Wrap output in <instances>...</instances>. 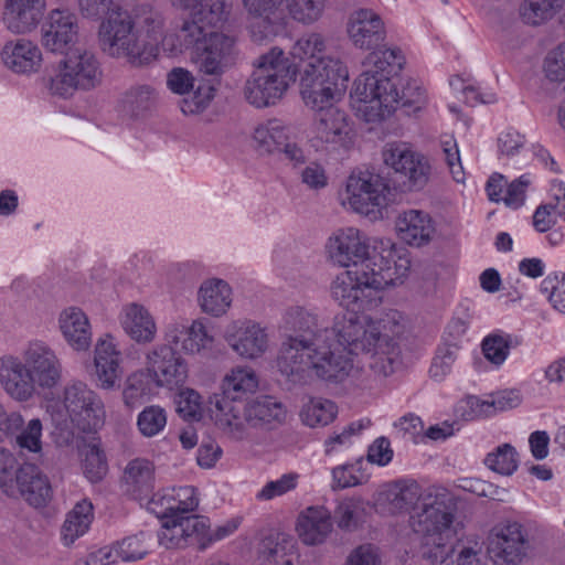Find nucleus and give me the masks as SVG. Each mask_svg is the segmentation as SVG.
Returning <instances> with one entry per match:
<instances>
[{
	"label": "nucleus",
	"mask_w": 565,
	"mask_h": 565,
	"mask_svg": "<svg viewBox=\"0 0 565 565\" xmlns=\"http://www.w3.org/2000/svg\"><path fill=\"white\" fill-rule=\"evenodd\" d=\"M282 322L292 333L281 342L275 367L288 383L306 385L315 379L343 382L353 371L352 355H365L376 379L393 374L398 359L394 337L403 332L406 318L396 309L342 312L329 327L315 310L292 306Z\"/></svg>",
	"instance_id": "1"
},
{
	"label": "nucleus",
	"mask_w": 565,
	"mask_h": 565,
	"mask_svg": "<svg viewBox=\"0 0 565 565\" xmlns=\"http://www.w3.org/2000/svg\"><path fill=\"white\" fill-rule=\"evenodd\" d=\"M289 54L300 65L301 100L316 113L311 147L317 151H348L354 134L347 111L339 107L348 88L347 64L331 52L328 39L318 31L300 35Z\"/></svg>",
	"instance_id": "2"
},
{
	"label": "nucleus",
	"mask_w": 565,
	"mask_h": 565,
	"mask_svg": "<svg viewBox=\"0 0 565 565\" xmlns=\"http://www.w3.org/2000/svg\"><path fill=\"white\" fill-rule=\"evenodd\" d=\"M260 375L249 364H235L220 381L222 398L212 402L215 425L230 440L250 447L264 444L263 434L270 433L287 420V406L271 395L250 398L260 388Z\"/></svg>",
	"instance_id": "3"
},
{
	"label": "nucleus",
	"mask_w": 565,
	"mask_h": 565,
	"mask_svg": "<svg viewBox=\"0 0 565 565\" xmlns=\"http://www.w3.org/2000/svg\"><path fill=\"white\" fill-rule=\"evenodd\" d=\"M173 7L188 12L177 34L161 40L163 51L177 55L191 51V60L205 74L214 75L232 62L234 40L216 28L226 14L227 0H171Z\"/></svg>",
	"instance_id": "4"
},
{
	"label": "nucleus",
	"mask_w": 565,
	"mask_h": 565,
	"mask_svg": "<svg viewBox=\"0 0 565 565\" xmlns=\"http://www.w3.org/2000/svg\"><path fill=\"white\" fill-rule=\"evenodd\" d=\"M409 253L391 239H375L372 256L332 280L331 297L342 307H365L372 294L403 285L411 273Z\"/></svg>",
	"instance_id": "5"
},
{
	"label": "nucleus",
	"mask_w": 565,
	"mask_h": 565,
	"mask_svg": "<svg viewBox=\"0 0 565 565\" xmlns=\"http://www.w3.org/2000/svg\"><path fill=\"white\" fill-rule=\"evenodd\" d=\"M63 380V363L46 341L26 342L20 354H0V387L13 401H30L36 390H53Z\"/></svg>",
	"instance_id": "6"
},
{
	"label": "nucleus",
	"mask_w": 565,
	"mask_h": 565,
	"mask_svg": "<svg viewBox=\"0 0 565 565\" xmlns=\"http://www.w3.org/2000/svg\"><path fill=\"white\" fill-rule=\"evenodd\" d=\"M42 407L65 443L76 434H95L106 422L103 398L86 383L74 381L66 384L61 394L46 395Z\"/></svg>",
	"instance_id": "7"
},
{
	"label": "nucleus",
	"mask_w": 565,
	"mask_h": 565,
	"mask_svg": "<svg viewBox=\"0 0 565 565\" xmlns=\"http://www.w3.org/2000/svg\"><path fill=\"white\" fill-rule=\"evenodd\" d=\"M163 19L152 13L145 19V32L148 40L142 39L141 31L136 28L130 12L115 8L102 20L98 28L100 50L113 58L126 60L131 65H142L147 62L146 49L162 35Z\"/></svg>",
	"instance_id": "8"
},
{
	"label": "nucleus",
	"mask_w": 565,
	"mask_h": 565,
	"mask_svg": "<svg viewBox=\"0 0 565 565\" xmlns=\"http://www.w3.org/2000/svg\"><path fill=\"white\" fill-rule=\"evenodd\" d=\"M189 363L166 345H151L143 354V369L130 373L124 385L122 402L127 407L139 405L152 388L174 391L188 383Z\"/></svg>",
	"instance_id": "9"
},
{
	"label": "nucleus",
	"mask_w": 565,
	"mask_h": 565,
	"mask_svg": "<svg viewBox=\"0 0 565 565\" xmlns=\"http://www.w3.org/2000/svg\"><path fill=\"white\" fill-rule=\"evenodd\" d=\"M418 554L431 564H444L454 552L457 524L454 508L439 498L425 501L408 520Z\"/></svg>",
	"instance_id": "10"
},
{
	"label": "nucleus",
	"mask_w": 565,
	"mask_h": 565,
	"mask_svg": "<svg viewBox=\"0 0 565 565\" xmlns=\"http://www.w3.org/2000/svg\"><path fill=\"white\" fill-rule=\"evenodd\" d=\"M248 29L255 41L281 32L289 21L311 26L323 19L329 0H243Z\"/></svg>",
	"instance_id": "11"
},
{
	"label": "nucleus",
	"mask_w": 565,
	"mask_h": 565,
	"mask_svg": "<svg viewBox=\"0 0 565 565\" xmlns=\"http://www.w3.org/2000/svg\"><path fill=\"white\" fill-rule=\"evenodd\" d=\"M253 72L244 85L246 102L265 109L278 105L296 82V68L285 51L271 47L253 63Z\"/></svg>",
	"instance_id": "12"
},
{
	"label": "nucleus",
	"mask_w": 565,
	"mask_h": 565,
	"mask_svg": "<svg viewBox=\"0 0 565 565\" xmlns=\"http://www.w3.org/2000/svg\"><path fill=\"white\" fill-rule=\"evenodd\" d=\"M397 84L388 76L363 71L353 82L350 105L356 117L380 122L396 110Z\"/></svg>",
	"instance_id": "13"
},
{
	"label": "nucleus",
	"mask_w": 565,
	"mask_h": 565,
	"mask_svg": "<svg viewBox=\"0 0 565 565\" xmlns=\"http://www.w3.org/2000/svg\"><path fill=\"white\" fill-rule=\"evenodd\" d=\"M104 72L98 56L85 46L68 50L58 62L57 72L51 77V94L72 97L77 90L89 92L100 86Z\"/></svg>",
	"instance_id": "14"
},
{
	"label": "nucleus",
	"mask_w": 565,
	"mask_h": 565,
	"mask_svg": "<svg viewBox=\"0 0 565 565\" xmlns=\"http://www.w3.org/2000/svg\"><path fill=\"white\" fill-rule=\"evenodd\" d=\"M388 186L381 175L355 169L339 190V203L347 211L377 218L388 205Z\"/></svg>",
	"instance_id": "15"
},
{
	"label": "nucleus",
	"mask_w": 565,
	"mask_h": 565,
	"mask_svg": "<svg viewBox=\"0 0 565 565\" xmlns=\"http://www.w3.org/2000/svg\"><path fill=\"white\" fill-rule=\"evenodd\" d=\"M162 337L164 342L156 345L169 347L178 358L206 356L214 351L216 338L204 318L178 319L167 323Z\"/></svg>",
	"instance_id": "16"
},
{
	"label": "nucleus",
	"mask_w": 565,
	"mask_h": 565,
	"mask_svg": "<svg viewBox=\"0 0 565 565\" xmlns=\"http://www.w3.org/2000/svg\"><path fill=\"white\" fill-rule=\"evenodd\" d=\"M252 146L262 154L281 153L292 167L300 168L307 162L303 147L296 141L295 129L279 118L258 122L250 135Z\"/></svg>",
	"instance_id": "17"
},
{
	"label": "nucleus",
	"mask_w": 565,
	"mask_h": 565,
	"mask_svg": "<svg viewBox=\"0 0 565 565\" xmlns=\"http://www.w3.org/2000/svg\"><path fill=\"white\" fill-rule=\"evenodd\" d=\"M384 166L412 191L423 190L433 175L430 159L403 141H391L382 149Z\"/></svg>",
	"instance_id": "18"
},
{
	"label": "nucleus",
	"mask_w": 565,
	"mask_h": 565,
	"mask_svg": "<svg viewBox=\"0 0 565 565\" xmlns=\"http://www.w3.org/2000/svg\"><path fill=\"white\" fill-rule=\"evenodd\" d=\"M228 349L242 361H258L273 350V337L263 322L242 318L231 321L223 333Z\"/></svg>",
	"instance_id": "19"
},
{
	"label": "nucleus",
	"mask_w": 565,
	"mask_h": 565,
	"mask_svg": "<svg viewBox=\"0 0 565 565\" xmlns=\"http://www.w3.org/2000/svg\"><path fill=\"white\" fill-rule=\"evenodd\" d=\"M374 241L354 226L334 230L326 241L328 258L339 267L356 269L372 256Z\"/></svg>",
	"instance_id": "20"
},
{
	"label": "nucleus",
	"mask_w": 565,
	"mask_h": 565,
	"mask_svg": "<svg viewBox=\"0 0 565 565\" xmlns=\"http://www.w3.org/2000/svg\"><path fill=\"white\" fill-rule=\"evenodd\" d=\"M529 540L519 522L493 526L487 539V553L495 565H520L527 556Z\"/></svg>",
	"instance_id": "21"
},
{
	"label": "nucleus",
	"mask_w": 565,
	"mask_h": 565,
	"mask_svg": "<svg viewBox=\"0 0 565 565\" xmlns=\"http://www.w3.org/2000/svg\"><path fill=\"white\" fill-rule=\"evenodd\" d=\"M397 238L408 247L424 248L439 236L438 224L426 210L408 207L398 212L394 221Z\"/></svg>",
	"instance_id": "22"
},
{
	"label": "nucleus",
	"mask_w": 565,
	"mask_h": 565,
	"mask_svg": "<svg viewBox=\"0 0 565 565\" xmlns=\"http://www.w3.org/2000/svg\"><path fill=\"white\" fill-rule=\"evenodd\" d=\"M0 61L11 74L30 78L42 72L44 54L35 41L17 38L4 42L0 50Z\"/></svg>",
	"instance_id": "23"
},
{
	"label": "nucleus",
	"mask_w": 565,
	"mask_h": 565,
	"mask_svg": "<svg viewBox=\"0 0 565 565\" xmlns=\"http://www.w3.org/2000/svg\"><path fill=\"white\" fill-rule=\"evenodd\" d=\"M122 353L116 335L102 333L93 347L94 375L97 386L104 391L114 390L122 375Z\"/></svg>",
	"instance_id": "24"
},
{
	"label": "nucleus",
	"mask_w": 565,
	"mask_h": 565,
	"mask_svg": "<svg viewBox=\"0 0 565 565\" xmlns=\"http://www.w3.org/2000/svg\"><path fill=\"white\" fill-rule=\"evenodd\" d=\"M345 34L355 49L370 51L384 42L386 26L377 12L369 8H359L348 15Z\"/></svg>",
	"instance_id": "25"
},
{
	"label": "nucleus",
	"mask_w": 565,
	"mask_h": 565,
	"mask_svg": "<svg viewBox=\"0 0 565 565\" xmlns=\"http://www.w3.org/2000/svg\"><path fill=\"white\" fill-rule=\"evenodd\" d=\"M57 330L65 344L74 352L85 353L90 350L94 329L88 313L77 305H68L56 317Z\"/></svg>",
	"instance_id": "26"
},
{
	"label": "nucleus",
	"mask_w": 565,
	"mask_h": 565,
	"mask_svg": "<svg viewBox=\"0 0 565 565\" xmlns=\"http://www.w3.org/2000/svg\"><path fill=\"white\" fill-rule=\"evenodd\" d=\"M157 518L161 523L158 542L166 548L184 547L207 529V520L195 514H169Z\"/></svg>",
	"instance_id": "27"
},
{
	"label": "nucleus",
	"mask_w": 565,
	"mask_h": 565,
	"mask_svg": "<svg viewBox=\"0 0 565 565\" xmlns=\"http://www.w3.org/2000/svg\"><path fill=\"white\" fill-rule=\"evenodd\" d=\"M118 323L124 334L137 344H151L158 337L159 327L154 315L140 302L124 305L118 313Z\"/></svg>",
	"instance_id": "28"
},
{
	"label": "nucleus",
	"mask_w": 565,
	"mask_h": 565,
	"mask_svg": "<svg viewBox=\"0 0 565 565\" xmlns=\"http://www.w3.org/2000/svg\"><path fill=\"white\" fill-rule=\"evenodd\" d=\"M78 23L74 13L66 10H53L42 29V44L53 53L66 54L77 47Z\"/></svg>",
	"instance_id": "29"
},
{
	"label": "nucleus",
	"mask_w": 565,
	"mask_h": 565,
	"mask_svg": "<svg viewBox=\"0 0 565 565\" xmlns=\"http://www.w3.org/2000/svg\"><path fill=\"white\" fill-rule=\"evenodd\" d=\"M295 531L303 545H323L333 533L332 514L323 505L308 507L298 514Z\"/></svg>",
	"instance_id": "30"
},
{
	"label": "nucleus",
	"mask_w": 565,
	"mask_h": 565,
	"mask_svg": "<svg viewBox=\"0 0 565 565\" xmlns=\"http://www.w3.org/2000/svg\"><path fill=\"white\" fill-rule=\"evenodd\" d=\"M199 505V498L193 487L163 489L149 501L148 509L156 516L169 514H192Z\"/></svg>",
	"instance_id": "31"
},
{
	"label": "nucleus",
	"mask_w": 565,
	"mask_h": 565,
	"mask_svg": "<svg viewBox=\"0 0 565 565\" xmlns=\"http://www.w3.org/2000/svg\"><path fill=\"white\" fill-rule=\"evenodd\" d=\"M233 289L230 284L217 277L204 279L196 290V305L202 313L221 318L232 307Z\"/></svg>",
	"instance_id": "32"
},
{
	"label": "nucleus",
	"mask_w": 565,
	"mask_h": 565,
	"mask_svg": "<svg viewBox=\"0 0 565 565\" xmlns=\"http://www.w3.org/2000/svg\"><path fill=\"white\" fill-rule=\"evenodd\" d=\"M420 498V487L413 480H397L384 483L377 492V503L390 515L409 511Z\"/></svg>",
	"instance_id": "33"
},
{
	"label": "nucleus",
	"mask_w": 565,
	"mask_h": 565,
	"mask_svg": "<svg viewBox=\"0 0 565 565\" xmlns=\"http://www.w3.org/2000/svg\"><path fill=\"white\" fill-rule=\"evenodd\" d=\"M44 0H6L3 23L14 34L31 32L40 22Z\"/></svg>",
	"instance_id": "34"
},
{
	"label": "nucleus",
	"mask_w": 565,
	"mask_h": 565,
	"mask_svg": "<svg viewBox=\"0 0 565 565\" xmlns=\"http://www.w3.org/2000/svg\"><path fill=\"white\" fill-rule=\"evenodd\" d=\"M15 483L18 492L7 495L23 498L30 505L43 507L52 497V488L46 476L34 465H22Z\"/></svg>",
	"instance_id": "35"
},
{
	"label": "nucleus",
	"mask_w": 565,
	"mask_h": 565,
	"mask_svg": "<svg viewBox=\"0 0 565 565\" xmlns=\"http://www.w3.org/2000/svg\"><path fill=\"white\" fill-rule=\"evenodd\" d=\"M157 99L156 89L148 84L129 87L121 96L118 108L124 117L137 119L146 116Z\"/></svg>",
	"instance_id": "36"
},
{
	"label": "nucleus",
	"mask_w": 565,
	"mask_h": 565,
	"mask_svg": "<svg viewBox=\"0 0 565 565\" xmlns=\"http://www.w3.org/2000/svg\"><path fill=\"white\" fill-rule=\"evenodd\" d=\"M338 405L326 397L309 396L301 405L299 419L309 428H322L329 426L338 416Z\"/></svg>",
	"instance_id": "37"
},
{
	"label": "nucleus",
	"mask_w": 565,
	"mask_h": 565,
	"mask_svg": "<svg viewBox=\"0 0 565 565\" xmlns=\"http://www.w3.org/2000/svg\"><path fill=\"white\" fill-rule=\"evenodd\" d=\"M94 519L93 504L83 499L66 514L65 521L61 527V541L64 546H71L83 536L88 530Z\"/></svg>",
	"instance_id": "38"
},
{
	"label": "nucleus",
	"mask_w": 565,
	"mask_h": 565,
	"mask_svg": "<svg viewBox=\"0 0 565 565\" xmlns=\"http://www.w3.org/2000/svg\"><path fill=\"white\" fill-rule=\"evenodd\" d=\"M127 491L136 497L149 494L154 487V465L146 458L128 462L124 473Z\"/></svg>",
	"instance_id": "39"
},
{
	"label": "nucleus",
	"mask_w": 565,
	"mask_h": 565,
	"mask_svg": "<svg viewBox=\"0 0 565 565\" xmlns=\"http://www.w3.org/2000/svg\"><path fill=\"white\" fill-rule=\"evenodd\" d=\"M365 58L364 71H371L373 74L386 75L390 78L398 73L405 64V57L397 47L377 45L370 50Z\"/></svg>",
	"instance_id": "40"
},
{
	"label": "nucleus",
	"mask_w": 565,
	"mask_h": 565,
	"mask_svg": "<svg viewBox=\"0 0 565 565\" xmlns=\"http://www.w3.org/2000/svg\"><path fill=\"white\" fill-rule=\"evenodd\" d=\"M371 478L370 466L361 457L354 461L338 465L331 470V487L343 490L365 484Z\"/></svg>",
	"instance_id": "41"
},
{
	"label": "nucleus",
	"mask_w": 565,
	"mask_h": 565,
	"mask_svg": "<svg viewBox=\"0 0 565 565\" xmlns=\"http://www.w3.org/2000/svg\"><path fill=\"white\" fill-rule=\"evenodd\" d=\"M466 403L475 416H491L495 412H504L519 406L521 396L518 391L505 390L491 395L488 399L469 396Z\"/></svg>",
	"instance_id": "42"
},
{
	"label": "nucleus",
	"mask_w": 565,
	"mask_h": 565,
	"mask_svg": "<svg viewBox=\"0 0 565 565\" xmlns=\"http://www.w3.org/2000/svg\"><path fill=\"white\" fill-rule=\"evenodd\" d=\"M367 503L360 497L343 499L334 510V518L339 529L355 531L365 521Z\"/></svg>",
	"instance_id": "43"
},
{
	"label": "nucleus",
	"mask_w": 565,
	"mask_h": 565,
	"mask_svg": "<svg viewBox=\"0 0 565 565\" xmlns=\"http://www.w3.org/2000/svg\"><path fill=\"white\" fill-rule=\"evenodd\" d=\"M168 425V411L158 404L145 406L136 417L138 433L145 438L161 435Z\"/></svg>",
	"instance_id": "44"
},
{
	"label": "nucleus",
	"mask_w": 565,
	"mask_h": 565,
	"mask_svg": "<svg viewBox=\"0 0 565 565\" xmlns=\"http://www.w3.org/2000/svg\"><path fill=\"white\" fill-rule=\"evenodd\" d=\"M263 554L267 562L265 565H294V558L298 555V546L290 535L280 534L275 543H266Z\"/></svg>",
	"instance_id": "45"
},
{
	"label": "nucleus",
	"mask_w": 565,
	"mask_h": 565,
	"mask_svg": "<svg viewBox=\"0 0 565 565\" xmlns=\"http://www.w3.org/2000/svg\"><path fill=\"white\" fill-rule=\"evenodd\" d=\"M483 462L487 468L499 475L511 476L519 467L518 452L512 445L502 444L490 451Z\"/></svg>",
	"instance_id": "46"
},
{
	"label": "nucleus",
	"mask_w": 565,
	"mask_h": 565,
	"mask_svg": "<svg viewBox=\"0 0 565 565\" xmlns=\"http://www.w3.org/2000/svg\"><path fill=\"white\" fill-rule=\"evenodd\" d=\"M15 445L21 451L41 455L43 450V424L40 418H31L14 433Z\"/></svg>",
	"instance_id": "47"
},
{
	"label": "nucleus",
	"mask_w": 565,
	"mask_h": 565,
	"mask_svg": "<svg viewBox=\"0 0 565 565\" xmlns=\"http://www.w3.org/2000/svg\"><path fill=\"white\" fill-rule=\"evenodd\" d=\"M564 4V0H524L520 15L527 24L537 25L551 19Z\"/></svg>",
	"instance_id": "48"
},
{
	"label": "nucleus",
	"mask_w": 565,
	"mask_h": 565,
	"mask_svg": "<svg viewBox=\"0 0 565 565\" xmlns=\"http://www.w3.org/2000/svg\"><path fill=\"white\" fill-rule=\"evenodd\" d=\"M402 90L397 88L396 108L401 107L408 115H415L424 110L428 105V95L426 89L416 81H408L401 85Z\"/></svg>",
	"instance_id": "49"
},
{
	"label": "nucleus",
	"mask_w": 565,
	"mask_h": 565,
	"mask_svg": "<svg viewBox=\"0 0 565 565\" xmlns=\"http://www.w3.org/2000/svg\"><path fill=\"white\" fill-rule=\"evenodd\" d=\"M512 338L508 333L492 332L481 343L484 359L494 366H501L510 354Z\"/></svg>",
	"instance_id": "50"
},
{
	"label": "nucleus",
	"mask_w": 565,
	"mask_h": 565,
	"mask_svg": "<svg viewBox=\"0 0 565 565\" xmlns=\"http://www.w3.org/2000/svg\"><path fill=\"white\" fill-rule=\"evenodd\" d=\"M174 397L177 413L186 420H200L203 415V399L201 394L185 384L175 390Z\"/></svg>",
	"instance_id": "51"
},
{
	"label": "nucleus",
	"mask_w": 565,
	"mask_h": 565,
	"mask_svg": "<svg viewBox=\"0 0 565 565\" xmlns=\"http://www.w3.org/2000/svg\"><path fill=\"white\" fill-rule=\"evenodd\" d=\"M82 469L86 478L92 482H97L107 473V462L99 445L92 443L85 445L82 450Z\"/></svg>",
	"instance_id": "52"
},
{
	"label": "nucleus",
	"mask_w": 565,
	"mask_h": 565,
	"mask_svg": "<svg viewBox=\"0 0 565 565\" xmlns=\"http://www.w3.org/2000/svg\"><path fill=\"white\" fill-rule=\"evenodd\" d=\"M362 420H356L331 434L323 443L324 454L331 456L349 448L364 429Z\"/></svg>",
	"instance_id": "53"
},
{
	"label": "nucleus",
	"mask_w": 565,
	"mask_h": 565,
	"mask_svg": "<svg viewBox=\"0 0 565 565\" xmlns=\"http://www.w3.org/2000/svg\"><path fill=\"white\" fill-rule=\"evenodd\" d=\"M300 476L297 472H287L278 479L267 481L255 494L258 501H271L294 491L299 483Z\"/></svg>",
	"instance_id": "54"
},
{
	"label": "nucleus",
	"mask_w": 565,
	"mask_h": 565,
	"mask_svg": "<svg viewBox=\"0 0 565 565\" xmlns=\"http://www.w3.org/2000/svg\"><path fill=\"white\" fill-rule=\"evenodd\" d=\"M151 535L140 532L137 535L128 536L117 542L118 553L122 562H135L146 557L150 550Z\"/></svg>",
	"instance_id": "55"
},
{
	"label": "nucleus",
	"mask_w": 565,
	"mask_h": 565,
	"mask_svg": "<svg viewBox=\"0 0 565 565\" xmlns=\"http://www.w3.org/2000/svg\"><path fill=\"white\" fill-rule=\"evenodd\" d=\"M20 467L15 456L3 447H0V488L6 494L18 492L15 481L20 475Z\"/></svg>",
	"instance_id": "56"
},
{
	"label": "nucleus",
	"mask_w": 565,
	"mask_h": 565,
	"mask_svg": "<svg viewBox=\"0 0 565 565\" xmlns=\"http://www.w3.org/2000/svg\"><path fill=\"white\" fill-rule=\"evenodd\" d=\"M541 292L558 312L565 313V273H552L541 281Z\"/></svg>",
	"instance_id": "57"
},
{
	"label": "nucleus",
	"mask_w": 565,
	"mask_h": 565,
	"mask_svg": "<svg viewBox=\"0 0 565 565\" xmlns=\"http://www.w3.org/2000/svg\"><path fill=\"white\" fill-rule=\"evenodd\" d=\"M298 172L300 183L309 191L320 192L329 185L327 168L319 161H311L301 166Z\"/></svg>",
	"instance_id": "58"
},
{
	"label": "nucleus",
	"mask_w": 565,
	"mask_h": 565,
	"mask_svg": "<svg viewBox=\"0 0 565 565\" xmlns=\"http://www.w3.org/2000/svg\"><path fill=\"white\" fill-rule=\"evenodd\" d=\"M271 263L277 276L285 280L296 278L300 270V263L294 253L285 246H276L273 250Z\"/></svg>",
	"instance_id": "59"
},
{
	"label": "nucleus",
	"mask_w": 565,
	"mask_h": 565,
	"mask_svg": "<svg viewBox=\"0 0 565 565\" xmlns=\"http://www.w3.org/2000/svg\"><path fill=\"white\" fill-rule=\"evenodd\" d=\"M449 86L459 99L469 105H475L479 102L489 104L495 100V96L492 93L486 95L478 93L469 77L465 78L459 75L452 76L449 79Z\"/></svg>",
	"instance_id": "60"
},
{
	"label": "nucleus",
	"mask_w": 565,
	"mask_h": 565,
	"mask_svg": "<svg viewBox=\"0 0 565 565\" xmlns=\"http://www.w3.org/2000/svg\"><path fill=\"white\" fill-rule=\"evenodd\" d=\"M457 345H443L438 349L430 369V376L437 381L444 380L452 370L458 356Z\"/></svg>",
	"instance_id": "61"
},
{
	"label": "nucleus",
	"mask_w": 565,
	"mask_h": 565,
	"mask_svg": "<svg viewBox=\"0 0 565 565\" xmlns=\"http://www.w3.org/2000/svg\"><path fill=\"white\" fill-rule=\"evenodd\" d=\"M543 72L552 82L565 81V42L547 53L543 63Z\"/></svg>",
	"instance_id": "62"
},
{
	"label": "nucleus",
	"mask_w": 565,
	"mask_h": 565,
	"mask_svg": "<svg viewBox=\"0 0 565 565\" xmlns=\"http://www.w3.org/2000/svg\"><path fill=\"white\" fill-rule=\"evenodd\" d=\"M393 426L399 437L411 439L415 444L424 443V423L417 415L406 414L397 419Z\"/></svg>",
	"instance_id": "63"
},
{
	"label": "nucleus",
	"mask_w": 565,
	"mask_h": 565,
	"mask_svg": "<svg viewBox=\"0 0 565 565\" xmlns=\"http://www.w3.org/2000/svg\"><path fill=\"white\" fill-rule=\"evenodd\" d=\"M345 565H381L380 550L372 544H362L348 555Z\"/></svg>",
	"instance_id": "64"
}]
</instances>
